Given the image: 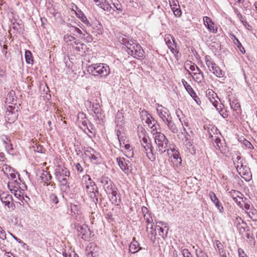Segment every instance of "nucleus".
Instances as JSON below:
<instances>
[{
    "label": "nucleus",
    "instance_id": "f257e3e1",
    "mask_svg": "<svg viewBox=\"0 0 257 257\" xmlns=\"http://www.w3.org/2000/svg\"><path fill=\"white\" fill-rule=\"evenodd\" d=\"M100 183L103 189L107 194H111L110 200L112 203L118 205L121 202V199L117 193V189L110 179L107 177H102Z\"/></svg>",
    "mask_w": 257,
    "mask_h": 257
},
{
    "label": "nucleus",
    "instance_id": "f03ea898",
    "mask_svg": "<svg viewBox=\"0 0 257 257\" xmlns=\"http://www.w3.org/2000/svg\"><path fill=\"white\" fill-rule=\"evenodd\" d=\"M87 72L95 77L105 78L110 73V68L105 64H93L87 67Z\"/></svg>",
    "mask_w": 257,
    "mask_h": 257
},
{
    "label": "nucleus",
    "instance_id": "7ed1b4c3",
    "mask_svg": "<svg viewBox=\"0 0 257 257\" xmlns=\"http://www.w3.org/2000/svg\"><path fill=\"white\" fill-rule=\"evenodd\" d=\"M154 135L155 142L157 146V151L162 154L169 148L168 140L166 136L161 133L156 132Z\"/></svg>",
    "mask_w": 257,
    "mask_h": 257
},
{
    "label": "nucleus",
    "instance_id": "20e7f679",
    "mask_svg": "<svg viewBox=\"0 0 257 257\" xmlns=\"http://www.w3.org/2000/svg\"><path fill=\"white\" fill-rule=\"evenodd\" d=\"M205 63L210 71L218 77L223 76V73L220 67L214 62V61L209 56L205 57Z\"/></svg>",
    "mask_w": 257,
    "mask_h": 257
},
{
    "label": "nucleus",
    "instance_id": "39448f33",
    "mask_svg": "<svg viewBox=\"0 0 257 257\" xmlns=\"http://www.w3.org/2000/svg\"><path fill=\"white\" fill-rule=\"evenodd\" d=\"M141 146L144 149L148 158L151 161H154L156 159L155 155L153 152V147L151 144V140L149 138L141 141Z\"/></svg>",
    "mask_w": 257,
    "mask_h": 257
},
{
    "label": "nucleus",
    "instance_id": "423d86ee",
    "mask_svg": "<svg viewBox=\"0 0 257 257\" xmlns=\"http://www.w3.org/2000/svg\"><path fill=\"white\" fill-rule=\"evenodd\" d=\"M86 191L92 201L96 204L98 202V191L94 182H90L86 185Z\"/></svg>",
    "mask_w": 257,
    "mask_h": 257
},
{
    "label": "nucleus",
    "instance_id": "0eeeda50",
    "mask_svg": "<svg viewBox=\"0 0 257 257\" xmlns=\"http://www.w3.org/2000/svg\"><path fill=\"white\" fill-rule=\"evenodd\" d=\"M88 121V119L86 118L85 114L84 113H79L78 114V125L87 135H88V133H92L90 128L87 125Z\"/></svg>",
    "mask_w": 257,
    "mask_h": 257
},
{
    "label": "nucleus",
    "instance_id": "6e6552de",
    "mask_svg": "<svg viewBox=\"0 0 257 257\" xmlns=\"http://www.w3.org/2000/svg\"><path fill=\"white\" fill-rule=\"evenodd\" d=\"M17 173L15 171L10 176V178L11 179V182H9L8 183V187L9 189L12 191L13 190L16 191V189H18L19 188H21V180L19 177V175L17 176Z\"/></svg>",
    "mask_w": 257,
    "mask_h": 257
},
{
    "label": "nucleus",
    "instance_id": "1a4fd4ad",
    "mask_svg": "<svg viewBox=\"0 0 257 257\" xmlns=\"http://www.w3.org/2000/svg\"><path fill=\"white\" fill-rule=\"evenodd\" d=\"M179 122L175 123L172 120V118L169 119L164 123L168 126L169 129L173 133H177L178 132L179 128H180L181 126H182L184 130V126L187 125L186 122L181 120L180 118H179Z\"/></svg>",
    "mask_w": 257,
    "mask_h": 257
},
{
    "label": "nucleus",
    "instance_id": "9d476101",
    "mask_svg": "<svg viewBox=\"0 0 257 257\" xmlns=\"http://www.w3.org/2000/svg\"><path fill=\"white\" fill-rule=\"evenodd\" d=\"M116 161L120 169L125 174H128L131 172L132 164L128 159L123 157H117Z\"/></svg>",
    "mask_w": 257,
    "mask_h": 257
},
{
    "label": "nucleus",
    "instance_id": "9b49d317",
    "mask_svg": "<svg viewBox=\"0 0 257 257\" xmlns=\"http://www.w3.org/2000/svg\"><path fill=\"white\" fill-rule=\"evenodd\" d=\"M165 41L171 52L175 56L178 54L179 50L177 48V44L174 37L170 35H166Z\"/></svg>",
    "mask_w": 257,
    "mask_h": 257
},
{
    "label": "nucleus",
    "instance_id": "f8f14e48",
    "mask_svg": "<svg viewBox=\"0 0 257 257\" xmlns=\"http://www.w3.org/2000/svg\"><path fill=\"white\" fill-rule=\"evenodd\" d=\"M157 114L160 118L163 121L166 122L169 119L171 118V114L169 110L166 107H163L162 105L157 104Z\"/></svg>",
    "mask_w": 257,
    "mask_h": 257
},
{
    "label": "nucleus",
    "instance_id": "ddd939ff",
    "mask_svg": "<svg viewBox=\"0 0 257 257\" xmlns=\"http://www.w3.org/2000/svg\"><path fill=\"white\" fill-rule=\"evenodd\" d=\"M95 5L104 11L109 12L112 14L115 10L107 0H93Z\"/></svg>",
    "mask_w": 257,
    "mask_h": 257
},
{
    "label": "nucleus",
    "instance_id": "4468645a",
    "mask_svg": "<svg viewBox=\"0 0 257 257\" xmlns=\"http://www.w3.org/2000/svg\"><path fill=\"white\" fill-rule=\"evenodd\" d=\"M0 199L2 202L8 208L14 209L15 205L12 202L13 197L12 195L6 192L0 191Z\"/></svg>",
    "mask_w": 257,
    "mask_h": 257
},
{
    "label": "nucleus",
    "instance_id": "2eb2a0df",
    "mask_svg": "<svg viewBox=\"0 0 257 257\" xmlns=\"http://www.w3.org/2000/svg\"><path fill=\"white\" fill-rule=\"evenodd\" d=\"M78 235L80 236L81 238L87 240L90 238L89 229L86 225H78L77 227Z\"/></svg>",
    "mask_w": 257,
    "mask_h": 257
},
{
    "label": "nucleus",
    "instance_id": "dca6fc26",
    "mask_svg": "<svg viewBox=\"0 0 257 257\" xmlns=\"http://www.w3.org/2000/svg\"><path fill=\"white\" fill-rule=\"evenodd\" d=\"M237 171L240 176L245 180L248 181L250 179L251 177V172L249 168L245 165L242 166V167L238 168Z\"/></svg>",
    "mask_w": 257,
    "mask_h": 257
},
{
    "label": "nucleus",
    "instance_id": "f3484780",
    "mask_svg": "<svg viewBox=\"0 0 257 257\" xmlns=\"http://www.w3.org/2000/svg\"><path fill=\"white\" fill-rule=\"evenodd\" d=\"M234 225L236 227L240 233H243L245 231L246 223L244 222L241 217H236L233 220Z\"/></svg>",
    "mask_w": 257,
    "mask_h": 257
},
{
    "label": "nucleus",
    "instance_id": "a211bd4d",
    "mask_svg": "<svg viewBox=\"0 0 257 257\" xmlns=\"http://www.w3.org/2000/svg\"><path fill=\"white\" fill-rule=\"evenodd\" d=\"M55 175L57 179L59 178H65L64 177L69 176L70 173L65 168L59 167L55 170Z\"/></svg>",
    "mask_w": 257,
    "mask_h": 257
},
{
    "label": "nucleus",
    "instance_id": "6ab92c4d",
    "mask_svg": "<svg viewBox=\"0 0 257 257\" xmlns=\"http://www.w3.org/2000/svg\"><path fill=\"white\" fill-rule=\"evenodd\" d=\"M188 72L192 76L193 80L198 83H201L204 80L203 74L199 68H197V72L191 73L188 71Z\"/></svg>",
    "mask_w": 257,
    "mask_h": 257
},
{
    "label": "nucleus",
    "instance_id": "aec40b11",
    "mask_svg": "<svg viewBox=\"0 0 257 257\" xmlns=\"http://www.w3.org/2000/svg\"><path fill=\"white\" fill-rule=\"evenodd\" d=\"M203 22L204 25L210 32L213 33L217 32V29L214 28V24L209 17H204Z\"/></svg>",
    "mask_w": 257,
    "mask_h": 257
},
{
    "label": "nucleus",
    "instance_id": "412c9836",
    "mask_svg": "<svg viewBox=\"0 0 257 257\" xmlns=\"http://www.w3.org/2000/svg\"><path fill=\"white\" fill-rule=\"evenodd\" d=\"M209 196L211 200V201L214 203L215 206L218 209L220 212H223V207L222 206L221 203L220 202L219 200L216 197L215 194L213 192H210Z\"/></svg>",
    "mask_w": 257,
    "mask_h": 257
},
{
    "label": "nucleus",
    "instance_id": "4be33fe9",
    "mask_svg": "<svg viewBox=\"0 0 257 257\" xmlns=\"http://www.w3.org/2000/svg\"><path fill=\"white\" fill-rule=\"evenodd\" d=\"M184 145L186 147L187 149L189 150L191 153L194 152V146L193 142L191 140L190 135H187L184 136V138L182 139Z\"/></svg>",
    "mask_w": 257,
    "mask_h": 257
},
{
    "label": "nucleus",
    "instance_id": "5701e85b",
    "mask_svg": "<svg viewBox=\"0 0 257 257\" xmlns=\"http://www.w3.org/2000/svg\"><path fill=\"white\" fill-rule=\"evenodd\" d=\"M92 110L96 114V116L98 119H102L104 117V113L102 111L99 103L93 104Z\"/></svg>",
    "mask_w": 257,
    "mask_h": 257
},
{
    "label": "nucleus",
    "instance_id": "b1692460",
    "mask_svg": "<svg viewBox=\"0 0 257 257\" xmlns=\"http://www.w3.org/2000/svg\"><path fill=\"white\" fill-rule=\"evenodd\" d=\"M167 151V154L169 156L173 157L174 159H175L177 161V163H179L181 164V158L180 157L179 152L174 148L168 149L166 151Z\"/></svg>",
    "mask_w": 257,
    "mask_h": 257
},
{
    "label": "nucleus",
    "instance_id": "393cba45",
    "mask_svg": "<svg viewBox=\"0 0 257 257\" xmlns=\"http://www.w3.org/2000/svg\"><path fill=\"white\" fill-rule=\"evenodd\" d=\"M136 49L133 52V54L131 55L135 58L142 59L144 58L145 52L142 49L141 45L136 46Z\"/></svg>",
    "mask_w": 257,
    "mask_h": 257
},
{
    "label": "nucleus",
    "instance_id": "a878e982",
    "mask_svg": "<svg viewBox=\"0 0 257 257\" xmlns=\"http://www.w3.org/2000/svg\"><path fill=\"white\" fill-rule=\"evenodd\" d=\"M17 100L15 97V92L13 90H11L6 97V103L7 104H16Z\"/></svg>",
    "mask_w": 257,
    "mask_h": 257
},
{
    "label": "nucleus",
    "instance_id": "bb28decb",
    "mask_svg": "<svg viewBox=\"0 0 257 257\" xmlns=\"http://www.w3.org/2000/svg\"><path fill=\"white\" fill-rule=\"evenodd\" d=\"M60 184L61 190L63 192H68L70 190L69 183L66 178L57 179Z\"/></svg>",
    "mask_w": 257,
    "mask_h": 257
},
{
    "label": "nucleus",
    "instance_id": "cd10ccee",
    "mask_svg": "<svg viewBox=\"0 0 257 257\" xmlns=\"http://www.w3.org/2000/svg\"><path fill=\"white\" fill-rule=\"evenodd\" d=\"M141 249V247H140V244L136 240L135 238H134L129 246L130 251L132 253H135Z\"/></svg>",
    "mask_w": 257,
    "mask_h": 257
},
{
    "label": "nucleus",
    "instance_id": "c85d7f7f",
    "mask_svg": "<svg viewBox=\"0 0 257 257\" xmlns=\"http://www.w3.org/2000/svg\"><path fill=\"white\" fill-rule=\"evenodd\" d=\"M16 105L12 104L11 105H8L7 107V110L6 111V115L8 116L9 120H11L12 121H14L16 118V115L15 114V116H12V118L9 117L10 115H13L15 114L14 110L16 108Z\"/></svg>",
    "mask_w": 257,
    "mask_h": 257
},
{
    "label": "nucleus",
    "instance_id": "c756f323",
    "mask_svg": "<svg viewBox=\"0 0 257 257\" xmlns=\"http://www.w3.org/2000/svg\"><path fill=\"white\" fill-rule=\"evenodd\" d=\"M229 101L230 102V105L231 109L235 111H237L240 109V104L239 103L238 100L235 97L230 98Z\"/></svg>",
    "mask_w": 257,
    "mask_h": 257
},
{
    "label": "nucleus",
    "instance_id": "7c9ffc66",
    "mask_svg": "<svg viewBox=\"0 0 257 257\" xmlns=\"http://www.w3.org/2000/svg\"><path fill=\"white\" fill-rule=\"evenodd\" d=\"M40 178L42 181L44 183V185L52 179V176L50 172L44 170H43V172L40 176Z\"/></svg>",
    "mask_w": 257,
    "mask_h": 257
},
{
    "label": "nucleus",
    "instance_id": "2f4dec72",
    "mask_svg": "<svg viewBox=\"0 0 257 257\" xmlns=\"http://www.w3.org/2000/svg\"><path fill=\"white\" fill-rule=\"evenodd\" d=\"M243 161V159L240 156H237L236 158L233 159V163L237 170L238 168H240L244 165Z\"/></svg>",
    "mask_w": 257,
    "mask_h": 257
},
{
    "label": "nucleus",
    "instance_id": "473e14b6",
    "mask_svg": "<svg viewBox=\"0 0 257 257\" xmlns=\"http://www.w3.org/2000/svg\"><path fill=\"white\" fill-rule=\"evenodd\" d=\"M76 16L79 18L82 22H83L86 26H91L90 22L87 19L85 15L81 11L76 13Z\"/></svg>",
    "mask_w": 257,
    "mask_h": 257
},
{
    "label": "nucleus",
    "instance_id": "72a5a7b5",
    "mask_svg": "<svg viewBox=\"0 0 257 257\" xmlns=\"http://www.w3.org/2000/svg\"><path fill=\"white\" fill-rule=\"evenodd\" d=\"M122 147H124V149L127 151V152H125V155L126 157L130 158L133 157L134 151L131 149V147L130 144H124V146H122Z\"/></svg>",
    "mask_w": 257,
    "mask_h": 257
},
{
    "label": "nucleus",
    "instance_id": "f704fd0d",
    "mask_svg": "<svg viewBox=\"0 0 257 257\" xmlns=\"http://www.w3.org/2000/svg\"><path fill=\"white\" fill-rule=\"evenodd\" d=\"M3 171L8 178H10V176L15 171L14 169L7 165L3 167Z\"/></svg>",
    "mask_w": 257,
    "mask_h": 257
},
{
    "label": "nucleus",
    "instance_id": "c9c22d12",
    "mask_svg": "<svg viewBox=\"0 0 257 257\" xmlns=\"http://www.w3.org/2000/svg\"><path fill=\"white\" fill-rule=\"evenodd\" d=\"M138 134L140 141L149 138L146 133V131L143 127H141V129L138 131Z\"/></svg>",
    "mask_w": 257,
    "mask_h": 257
},
{
    "label": "nucleus",
    "instance_id": "e433bc0d",
    "mask_svg": "<svg viewBox=\"0 0 257 257\" xmlns=\"http://www.w3.org/2000/svg\"><path fill=\"white\" fill-rule=\"evenodd\" d=\"M248 216L253 220H257V210L251 208L247 212Z\"/></svg>",
    "mask_w": 257,
    "mask_h": 257
},
{
    "label": "nucleus",
    "instance_id": "4c0bfd02",
    "mask_svg": "<svg viewBox=\"0 0 257 257\" xmlns=\"http://www.w3.org/2000/svg\"><path fill=\"white\" fill-rule=\"evenodd\" d=\"M123 116L121 112L118 111L116 114L115 117V123L117 125H121L122 121H123Z\"/></svg>",
    "mask_w": 257,
    "mask_h": 257
},
{
    "label": "nucleus",
    "instance_id": "58836bf2",
    "mask_svg": "<svg viewBox=\"0 0 257 257\" xmlns=\"http://www.w3.org/2000/svg\"><path fill=\"white\" fill-rule=\"evenodd\" d=\"M210 101L215 107L217 106L218 101L217 99H219L217 94L212 92V97H209Z\"/></svg>",
    "mask_w": 257,
    "mask_h": 257
},
{
    "label": "nucleus",
    "instance_id": "ea45409f",
    "mask_svg": "<svg viewBox=\"0 0 257 257\" xmlns=\"http://www.w3.org/2000/svg\"><path fill=\"white\" fill-rule=\"evenodd\" d=\"M25 58L27 63L32 64L33 60L32 58V53L30 51L26 50L25 52Z\"/></svg>",
    "mask_w": 257,
    "mask_h": 257
},
{
    "label": "nucleus",
    "instance_id": "a19ab883",
    "mask_svg": "<svg viewBox=\"0 0 257 257\" xmlns=\"http://www.w3.org/2000/svg\"><path fill=\"white\" fill-rule=\"evenodd\" d=\"M2 140L5 144V147L7 149H9L11 147V144L10 143V140L8 138L7 136L3 135L1 137Z\"/></svg>",
    "mask_w": 257,
    "mask_h": 257
},
{
    "label": "nucleus",
    "instance_id": "79ce46f5",
    "mask_svg": "<svg viewBox=\"0 0 257 257\" xmlns=\"http://www.w3.org/2000/svg\"><path fill=\"white\" fill-rule=\"evenodd\" d=\"M139 45L138 44L135 43V42L132 43V45H130V46L126 49V51L129 55L133 54V52L136 49V46Z\"/></svg>",
    "mask_w": 257,
    "mask_h": 257
},
{
    "label": "nucleus",
    "instance_id": "37998d69",
    "mask_svg": "<svg viewBox=\"0 0 257 257\" xmlns=\"http://www.w3.org/2000/svg\"><path fill=\"white\" fill-rule=\"evenodd\" d=\"M147 230L149 231V229H150L151 230L150 231V233L152 235H155L156 234V228L155 227V229H154L153 226H154V223L153 222H151L150 223H147Z\"/></svg>",
    "mask_w": 257,
    "mask_h": 257
},
{
    "label": "nucleus",
    "instance_id": "c03bdc74",
    "mask_svg": "<svg viewBox=\"0 0 257 257\" xmlns=\"http://www.w3.org/2000/svg\"><path fill=\"white\" fill-rule=\"evenodd\" d=\"M229 193L232 199H235L236 198H237L241 196H243V195L241 194L240 192L234 190H232L230 192H229Z\"/></svg>",
    "mask_w": 257,
    "mask_h": 257
},
{
    "label": "nucleus",
    "instance_id": "a18cd8bd",
    "mask_svg": "<svg viewBox=\"0 0 257 257\" xmlns=\"http://www.w3.org/2000/svg\"><path fill=\"white\" fill-rule=\"evenodd\" d=\"M112 5L114 7V8L112 7L113 9H115L116 10H117L118 11H119L120 12H122L123 9H122V5L118 1H117V2L116 3H115V2L113 3Z\"/></svg>",
    "mask_w": 257,
    "mask_h": 257
},
{
    "label": "nucleus",
    "instance_id": "49530a36",
    "mask_svg": "<svg viewBox=\"0 0 257 257\" xmlns=\"http://www.w3.org/2000/svg\"><path fill=\"white\" fill-rule=\"evenodd\" d=\"M122 43L126 46V49H127L130 45H132V43H134V40H128L126 38H123L122 39Z\"/></svg>",
    "mask_w": 257,
    "mask_h": 257
},
{
    "label": "nucleus",
    "instance_id": "de8ad7c7",
    "mask_svg": "<svg viewBox=\"0 0 257 257\" xmlns=\"http://www.w3.org/2000/svg\"><path fill=\"white\" fill-rule=\"evenodd\" d=\"M242 196H241L240 197L236 198L235 199H233L236 203L238 206L241 208H242V205H243V200Z\"/></svg>",
    "mask_w": 257,
    "mask_h": 257
},
{
    "label": "nucleus",
    "instance_id": "09e8293b",
    "mask_svg": "<svg viewBox=\"0 0 257 257\" xmlns=\"http://www.w3.org/2000/svg\"><path fill=\"white\" fill-rule=\"evenodd\" d=\"M173 11L174 15L177 17H180L182 15V12L180 9V7L175 8L173 7L172 9Z\"/></svg>",
    "mask_w": 257,
    "mask_h": 257
},
{
    "label": "nucleus",
    "instance_id": "8fccbe9b",
    "mask_svg": "<svg viewBox=\"0 0 257 257\" xmlns=\"http://www.w3.org/2000/svg\"><path fill=\"white\" fill-rule=\"evenodd\" d=\"M169 1L171 9H172L173 7H174V8L180 7L177 0H169Z\"/></svg>",
    "mask_w": 257,
    "mask_h": 257
},
{
    "label": "nucleus",
    "instance_id": "3c124183",
    "mask_svg": "<svg viewBox=\"0 0 257 257\" xmlns=\"http://www.w3.org/2000/svg\"><path fill=\"white\" fill-rule=\"evenodd\" d=\"M85 48H86V45L82 43V44H80L79 45L77 46L75 48V49L77 52H84V49Z\"/></svg>",
    "mask_w": 257,
    "mask_h": 257
},
{
    "label": "nucleus",
    "instance_id": "603ef678",
    "mask_svg": "<svg viewBox=\"0 0 257 257\" xmlns=\"http://www.w3.org/2000/svg\"><path fill=\"white\" fill-rule=\"evenodd\" d=\"M191 96L198 105H200L201 101L195 92L191 95Z\"/></svg>",
    "mask_w": 257,
    "mask_h": 257
},
{
    "label": "nucleus",
    "instance_id": "864d4df0",
    "mask_svg": "<svg viewBox=\"0 0 257 257\" xmlns=\"http://www.w3.org/2000/svg\"><path fill=\"white\" fill-rule=\"evenodd\" d=\"M50 199L55 204H57L58 202V199L57 196L54 194L52 193L51 194H50Z\"/></svg>",
    "mask_w": 257,
    "mask_h": 257
},
{
    "label": "nucleus",
    "instance_id": "5fc2aeb1",
    "mask_svg": "<svg viewBox=\"0 0 257 257\" xmlns=\"http://www.w3.org/2000/svg\"><path fill=\"white\" fill-rule=\"evenodd\" d=\"M144 219L146 220L147 223H150L151 222H153V218L151 216L150 214H145L144 215Z\"/></svg>",
    "mask_w": 257,
    "mask_h": 257
},
{
    "label": "nucleus",
    "instance_id": "6e6d98bb",
    "mask_svg": "<svg viewBox=\"0 0 257 257\" xmlns=\"http://www.w3.org/2000/svg\"><path fill=\"white\" fill-rule=\"evenodd\" d=\"M7 238L5 230L3 229L2 227L0 228V238L3 240L6 239Z\"/></svg>",
    "mask_w": 257,
    "mask_h": 257
},
{
    "label": "nucleus",
    "instance_id": "4d7b16f0",
    "mask_svg": "<svg viewBox=\"0 0 257 257\" xmlns=\"http://www.w3.org/2000/svg\"><path fill=\"white\" fill-rule=\"evenodd\" d=\"M45 185L48 187L49 190L53 191L55 188V184L51 182L46 183Z\"/></svg>",
    "mask_w": 257,
    "mask_h": 257
},
{
    "label": "nucleus",
    "instance_id": "13d9d810",
    "mask_svg": "<svg viewBox=\"0 0 257 257\" xmlns=\"http://www.w3.org/2000/svg\"><path fill=\"white\" fill-rule=\"evenodd\" d=\"M219 114L223 117V118H226L228 116V113L227 111L223 109H221L219 111Z\"/></svg>",
    "mask_w": 257,
    "mask_h": 257
},
{
    "label": "nucleus",
    "instance_id": "bf43d9fd",
    "mask_svg": "<svg viewBox=\"0 0 257 257\" xmlns=\"http://www.w3.org/2000/svg\"><path fill=\"white\" fill-rule=\"evenodd\" d=\"M238 253L239 257H248L243 250L240 248L238 249Z\"/></svg>",
    "mask_w": 257,
    "mask_h": 257
},
{
    "label": "nucleus",
    "instance_id": "052dcab7",
    "mask_svg": "<svg viewBox=\"0 0 257 257\" xmlns=\"http://www.w3.org/2000/svg\"><path fill=\"white\" fill-rule=\"evenodd\" d=\"M185 89L188 93L190 95V96L195 93V91L190 85L187 86V87H186Z\"/></svg>",
    "mask_w": 257,
    "mask_h": 257
},
{
    "label": "nucleus",
    "instance_id": "680f3d73",
    "mask_svg": "<svg viewBox=\"0 0 257 257\" xmlns=\"http://www.w3.org/2000/svg\"><path fill=\"white\" fill-rule=\"evenodd\" d=\"M182 253L184 257H191V254L188 249H183L182 251Z\"/></svg>",
    "mask_w": 257,
    "mask_h": 257
},
{
    "label": "nucleus",
    "instance_id": "e2e57ef3",
    "mask_svg": "<svg viewBox=\"0 0 257 257\" xmlns=\"http://www.w3.org/2000/svg\"><path fill=\"white\" fill-rule=\"evenodd\" d=\"M156 229L158 230L159 235L163 236L164 235V229L162 227H160L159 225H156L155 226Z\"/></svg>",
    "mask_w": 257,
    "mask_h": 257
},
{
    "label": "nucleus",
    "instance_id": "0e129e2a",
    "mask_svg": "<svg viewBox=\"0 0 257 257\" xmlns=\"http://www.w3.org/2000/svg\"><path fill=\"white\" fill-rule=\"evenodd\" d=\"M196 255L197 257H208L205 252L201 250H200L199 252H197Z\"/></svg>",
    "mask_w": 257,
    "mask_h": 257
},
{
    "label": "nucleus",
    "instance_id": "69168bd1",
    "mask_svg": "<svg viewBox=\"0 0 257 257\" xmlns=\"http://www.w3.org/2000/svg\"><path fill=\"white\" fill-rule=\"evenodd\" d=\"M244 145L248 148L251 149L253 148L252 144L248 141L245 140L243 142Z\"/></svg>",
    "mask_w": 257,
    "mask_h": 257
},
{
    "label": "nucleus",
    "instance_id": "338daca9",
    "mask_svg": "<svg viewBox=\"0 0 257 257\" xmlns=\"http://www.w3.org/2000/svg\"><path fill=\"white\" fill-rule=\"evenodd\" d=\"M64 39L67 42H68V40L70 41L75 40V38L74 37L70 35L65 36Z\"/></svg>",
    "mask_w": 257,
    "mask_h": 257
},
{
    "label": "nucleus",
    "instance_id": "774afa93",
    "mask_svg": "<svg viewBox=\"0 0 257 257\" xmlns=\"http://www.w3.org/2000/svg\"><path fill=\"white\" fill-rule=\"evenodd\" d=\"M243 209H244L246 211V212L247 213L251 208V207H250V205L247 203H244V206L243 207L242 206V208Z\"/></svg>",
    "mask_w": 257,
    "mask_h": 257
}]
</instances>
